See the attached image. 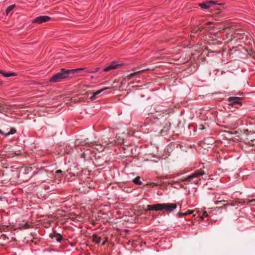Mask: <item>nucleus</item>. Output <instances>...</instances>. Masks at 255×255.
<instances>
[{
	"label": "nucleus",
	"instance_id": "f257e3e1",
	"mask_svg": "<svg viewBox=\"0 0 255 255\" xmlns=\"http://www.w3.org/2000/svg\"><path fill=\"white\" fill-rule=\"evenodd\" d=\"M85 68H81L72 70H66L64 68L61 69L59 72L52 76L49 81L51 82H59L63 79L67 78L70 73H74L76 71L85 70Z\"/></svg>",
	"mask_w": 255,
	"mask_h": 255
},
{
	"label": "nucleus",
	"instance_id": "f03ea898",
	"mask_svg": "<svg viewBox=\"0 0 255 255\" xmlns=\"http://www.w3.org/2000/svg\"><path fill=\"white\" fill-rule=\"evenodd\" d=\"M205 174V172L202 170L199 169L195 171L194 173H192L190 175L188 176L187 177L182 179V181H191L192 179L198 178L199 177Z\"/></svg>",
	"mask_w": 255,
	"mask_h": 255
},
{
	"label": "nucleus",
	"instance_id": "7ed1b4c3",
	"mask_svg": "<svg viewBox=\"0 0 255 255\" xmlns=\"http://www.w3.org/2000/svg\"><path fill=\"white\" fill-rule=\"evenodd\" d=\"M205 174V172L202 170L199 169L195 171L194 173H192L190 175L188 176L187 177L182 179V181H191L192 179L198 178L199 177Z\"/></svg>",
	"mask_w": 255,
	"mask_h": 255
},
{
	"label": "nucleus",
	"instance_id": "20e7f679",
	"mask_svg": "<svg viewBox=\"0 0 255 255\" xmlns=\"http://www.w3.org/2000/svg\"><path fill=\"white\" fill-rule=\"evenodd\" d=\"M177 208L176 204L162 203L161 204V210H165L166 212H171Z\"/></svg>",
	"mask_w": 255,
	"mask_h": 255
},
{
	"label": "nucleus",
	"instance_id": "39448f33",
	"mask_svg": "<svg viewBox=\"0 0 255 255\" xmlns=\"http://www.w3.org/2000/svg\"><path fill=\"white\" fill-rule=\"evenodd\" d=\"M51 19V17L48 16L43 15L38 16L35 19H34L32 21L33 23H37L38 24H41L43 22H47Z\"/></svg>",
	"mask_w": 255,
	"mask_h": 255
},
{
	"label": "nucleus",
	"instance_id": "423d86ee",
	"mask_svg": "<svg viewBox=\"0 0 255 255\" xmlns=\"http://www.w3.org/2000/svg\"><path fill=\"white\" fill-rule=\"evenodd\" d=\"M217 4L215 1L207 0L204 2L199 3V5L202 8L207 9L210 7L212 4Z\"/></svg>",
	"mask_w": 255,
	"mask_h": 255
},
{
	"label": "nucleus",
	"instance_id": "0eeeda50",
	"mask_svg": "<svg viewBox=\"0 0 255 255\" xmlns=\"http://www.w3.org/2000/svg\"><path fill=\"white\" fill-rule=\"evenodd\" d=\"M161 211V204H157L154 205H148L146 211Z\"/></svg>",
	"mask_w": 255,
	"mask_h": 255
},
{
	"label": "nucleus",
	"instance_id": "6e6552de",
	"mask_svg": "<svg viewBox=\"0 0 255 255\" xmlns=\"http://www.w3.org/2000/svg\"><path fill=\"white\" fill-rule=\"evenodd\" d=\"M122 66V64H117L115 62H113L109 66L104 69L105 72H108L112 69H118Z\"/></svg>",
	"mask_w": 255,
	"mask_h": 255
},
{
	"label": "nucleus",
	"instance_id": "1a4fd4ad",
	"mask_svg": "<svg viewBox=\"0 0 255 255\" xmlns=\"http://www.w3.org/2000/svg\"><path fill=\"white\" fill-rule=\"evenodd\" d=\"M109 142H110V140L109 139V138L108 137H106L105 139H104V141H103V140H102V142L101 143H100L99 145L97 144L96 143V142H95V143H92V146H100V149L102 148V146H107L109 145Z\"/></svg>",
	"mask_w": 255,
	"mask_h": 255
},
{
	"label": "nucleus",
	"instance_id": "9d476101",
	"mask_svg": "<svg viewBox=\"0 0 255 255\" xmlns=\"http://www.w3.org/2000/svg\"><path fill=\"white\" fill-rule=\"evenodd\" d=\"M240 98L239 97H230L229 98L230 105L234 106L236 104L241 105L240 103Z\"/></svg>",
	"mask_w": 255,
	"mask_h": 255
},
{
	"label": "nucleus",
	"instance_id": "9b49d317",
	"mask_svg": "<svg viewBox=\"0 0 255 255\" xmlns=\"http://www.w3.org/2000/svg\"><path fill=\"white\" fill-rule=\"evenodd\" d=\"M16 132V130L14 128H10V131L8 132H4L0 129V133L4 135L5 136H9L11 134H13Z\"/></svg>",
	"mask_w": 255,
	"mask_h": 255
},
{
	"label": "nucleus",
	"instance_id": "f8f14e48",
	"mask_svg": "<svg viewBox=\"0 0 255 255\" xmlns=\"http://www.w3.org/2000/svg\"><path fill=\"white\" fill-rule=\"evenodd\" d=\"M245 143L249 146H253L255 145V139L252 138L250 135H248Z\"/></svg>",
	"mask_w": 255,
	"mask_h": 255
},
{
	"label": "nucleus",
	"instance_id": "ddd939ff",
	"mask_svg": "<svg viewBox=\"0 0 255 255\" xmlns=\"http://www.w3.org/2000/svg\"><path fill=\"white\" fill-rule=\"evenodd\" d=\"M50 237H51V238L55 239L58 242H60L63 240L62 236L56 233L51 235Z\"/></svg>",
	"mask_w": 255,
	"mask_h": 255
},
{
	"label": "nucleus",
	"instance_id": "4468645a",
	"mask_svg": "<svg viewBox=\"0 0 255 255\" xmlns=\"http://www.w3.org/2000/svg\"><path fill=\"white\" fill-rule=\"evenodd\" d=\"M109 88H105L104 89H102L101 90H98L95 92H94L93 94V95L90 97V99L91 100H95L96 98V97L100 94L101 93H102L103 91H105V90H107L109 89Z\"/></svg>",
	"mask_w": 255,
	"mask_h": 255
},
{
	"label": "nucleus",
	"instance_id": "2eb2a0df",
	"mask_svg": "<svg viewBox=\"0 0 255 255\" xmlns=\"http://www.w3.org/2000/svg\"><path fill=\"white\" fill-rule=\"evenodd\" d=\"M0 73L2 74L3 76L5 77H9L10 76H16V74L14 72H9V73H5L3 71L0 70Z\"/></svg>",
	"mask_w": 255,
	"mask_h": 255
},
{
	"label": "nucleus",
	"instance_id": "dca6fc26",
	"mask_svg": "<svg viewBox=\"0 0 255 255\" xmlns=\"http://www.w3.org/2000/svg\"><path fill=\"white\" fill-rule=\"evenodd\" d=\"M227 201L225 200L217 201L215 202V204L217 205H222L224 207H225L227 205H231V206H233V204H232L225 203Z\"/></svg>",
	"mask_w": 255,
	"mask_h": 255
},
{
	"label": "nucleus",
	"instance_id": "f3484780",
	"mask_svg": "<svg viewBox=\"0 0 255 255\" xmlns=\"http://www.w3.org/2000/svg\"><path fill=\"white\" fill-rule=\"evenodd\" d=\"M101 238L96 235H94L92 237L93 242L96 243V244H99L101 242Z\"/></svg>",
	"mask_w": 255,
	"mask_h": 255
},
{
	"label": "nucleus",
	"instance_id": "a211bd4d",
	"mask_svg": "<svg viewBox=\"0 0 255 255\" xmlns=\"http://www.w3.org/2000/svg\"><path fill=\"white\" fill-rule=\"evenodd\" d=\"M144 71V70H141L140 71H138L131 73L127 76V78L128 80L131 79L133 76H134L138 73H139L140 72H143Z\"/></svg>",
	"mask_w": 255,
	"mask_h": 255
},
{
	"label": "nucleus",
	"instance_id": "6ab92c4d",
	"mask_svg": "<svg viewBox=\"0 0 255 255\" xmlns=\"http://www.w3.org/2000/svg\"><path fill=\"white\" fill-rule=\"evenodd\" d=\"M230 27V25L228 24L227 25H225L223 26H220L218 28L216 27H213V28H216L217 30H219V31L221 30H224Z\"/></svg>",
	"mask_w": 255,
	"mask_h": 255
},
{
	"label": "nucleus",
	"instance_id": "aec40b11",
	"mask_svg": "<svg viewBox=\"0 0 255 255\" xmlns=\"http://www.w3.org/2000/svg\"><path fill=\"white\" fill-rule=\"evenodd\" d=\"M244 204H251L252 205H255V199H252V200H246L244 201Z\"/></svg>",
	"mask_w": 255,
	"mask_h": 255
},
{
	"label": "nucleus",
	"instance_id": "412c9836",
	"mask_svg": "<svg viewBox=\"0 0 255 255\" xmlns=\"http://www.w3.org/2000/svg\"><path fill=\"white\" fill-rule=\"evenodd\" d=\"M140 178L139 176H137L136 178H135L133 180V182H134V183H135L136 184L141 185L142 184V182L140 181Z\"/></svg>",
	"mask_w": 255,
	"mask_h": 255
},
{
	"label": "nucleus",
	"instance_id": "4be33fe9",
	"mask_svg": "<svg viewBox=\"0 0 255 255\" xmlns=\"http://www.w3.org/2000/svg\"><path fill=\"white\" fill-rule=\"evenodd\" d=\"M15 7V5H9L6 10V13L8 14Z\"/></svg>",
	"mask_w": 255,
	"mask_h": 255
},
{
	"label": "nucleus",
	"instance_id": "5701e85b",
	"mask_svg": "<svg viewBox=\"0 0 255 255\" xmlns=\"http://www.w3.org/2000/svg\"><path fill=\"white\" fill-rule=\"evenodd\" d=\"M208 216V214L207 211H204L203 213V217H201V218L203 220L204 217H207Z\"/></svg>",
	"mask_w": 255,
	"mask_h": 255
},
{
	"label": "nucleus",
	"instance_id": "b1692460",
	"mask_svg": "<svg viewBox=\"0 0 255 255\" xmlns=\"http://www.w3.org/2000/svg\"><path fill=\"white\" fill-rule=\"evenodd\" d=\"M99 68H96L95 69V70H94V71H88V70H87V72L88 73H94V72H98V71H99Z\"/></svg>",
	"mask_w": 255,
	"mask_h": 255
},
{
	"label": "nucleus",
	"instance_id": "393cba45",
	"mask_svg": "<svg viewBox=\"0 0 255 255\" xmlns=\"http://www.w3.org/2000/svg\"><path fill=\"white\" fill-rule=\"evenodd\" d=\"M193 213V211H191V210H188L187 212H185V214L184 215H189V214H191Z\"/></svg>",
	"mask_w": 255,
	"mask_h": 255
},
{
	"label": "nucleus",
	"instance_id": "a878e982",
	"mask_svg": "<svg viewBox=\"0 0 255 255\" xmlns=\"http://www.w3.org/2000/svg\"><path fill=\"white\" fill-rule=\"evenodd\" d=\"M184 214L185 213L179 212L178 213V216L179 217H181L183 216H186V215H184Z\"/></svg>",
	"mask_w": 255,
	"mask_h": 255
},
{
	"label": "nucleus",
	"instance_id": "bb28decb",
	"mask_svg": "<svg viewBox=\"0 0 255 255\" xmlns=\"http://www.w3.org/2000/svg\"><path fill=\"white\" fill-rule=\"evenodd\" d=\"M215 10L217 11L216 13H219L221 12V9L219 8H216Z\"/></svg>",
	"mask_w": 255,
	"mask_h": 255
},
{
	"label": "nucleus",
	"instance_id": "cd10ccee",
	"mask_svg": "<svg viewBox=\"0 0 255 255\" xmlns=\"http://www.w3.org/2000/svg\"><path fill=\"white\" fill-rule=\"evenodd\" d=\"M62 173V171L61 170H58L55 172V173L57 174H59V173Z\"/></svg>",
	"mask_w": 255,
	"mask_h": 255
},
{
	"label": "nucleus",
	"instance_id": "c85d7f7f",
	"mask_svg": "<svg viewBox=\"0 0 255 255\" xmlns=\"http://www.w3.org/2000/svg\"><path fill=\"white\" fill-rule=\"evenodd\" d=\"M107 241V239H106V240L103 242V243H102V245H105V244L106 243Z\"/></svg>",
	"mask_w": 255,
	"mask_h": 255
},
{
	"label": "nucleus",
	"instance_id": "c756f323",
	"mask_svg": "<svg viewBox=\"0 0 255 255\" xmlns=\"http://www.w3.org/2000/svg\"><path fill=\"white\" fill-rule=\"evenodd\" d=\"M202 29H203V28L202 27H200L198 28V30L201 31Z\"/></svg>",
	"mask_w": 255,
	"mask_h": 255
},
{
	"label": "nucleus",
	"instance_id": "7c9ffc66",
	"mask_svg": "<svg viewBox=\"0 0 255 255\" xmlns=\"http://www.w3.org/2000/svg\"><path fill=\"white\" fill-rule=\"evenodd\" d=\"M212 23H213V22H208L206 23V24H211Z\"/></svg>",
	"mask_w": 255,
	"mask_h": 255
},
{
	"label": "nucleus",
	"instance_id": "2f4dec72",
	"mask_svg": "<svg viewBox=\"0 0 255 255\" xmlns=\"http://www.w3.org/2000/svg\"><path fill=\"white\" fill-rule=\"evenodd\" d=\"M245 133H246V134H248L249 133V130L248 129H246L245 131Z\"/></svg>",
	"mask_w": 255,
	"mask_h": 255
},
{
	"label": "nucleus",
	"instance_id": "473e14b6",
	"mask_svg": "<svg viewBox=\"0 0 255 255\" xmlns=\"http://www.w3.org/2000/svg\"><path fill=\"white\" fill-rule=\"evenodd\" d=\"M192 183H198V181H197V180H194V181L192 182Z\"/></svg>",
	"mask_w": 255,
	"mask_h": 255
},
{
	"label": "nucleus",
	"instance_id": "72a5a7b5",
	"mask_svg": "<svg viewBox=\"0 0 255 255\" xmlns=\"http://www.w3.org/2000/svg\"><path fill=\"white\" fill-rule=\"evenodd\" d=\"M202 125H200V127L199 128L200 129H202L204 128H203L202 127Z\"/></svg>",
	"mask_w": 255,
	"mask_h": 255
},
{
	"label": "nucleus",
	"instance_id": "f704fd0d",
	"mask_svg": "<svg viewBox=\"0 0 255 255\" xmlns=\"http://www.w3.org/2000/svg\"><path fill=\"white\" fill-rule=\"evenodd\" d=\"M202 125H200V127L199 128L200 129H202L204 128H203L202 127Z\"/></svg>",
	"mask_w": 255,
	"mask_h": 255
},
{
	"label": "nucleus",
	"instance_id": "c9c22d12",
	"mask_svg": "<svg viewBox=\"0 0 255 255\" xmlns=\"http://www.w3.org/2000/svg\"><path fill=\"white\" fill-rule=\"evenodd\" d=\"M154 185H155V186H157V185H158V184H157V183H155V184H154Z\"/></svg>",
	"mask_w": 255,
	"mask_h": 255
},
{
	"label": "nucleus",
	"instance_id": "e433bc0d",
	"mask_svg": "<svg viewBox=\"0 0 255 255\" xmlns=\"http://www.w3.org/2000/svg\"><path fill=\"white\" fill-rule=\"evenodd\" d=\"M95 148H97V149H98V150H99V148H98V147H95Z\"/></svg>",
	"mask_w": 255,
	"mask_h": 255
}]
</instances>
